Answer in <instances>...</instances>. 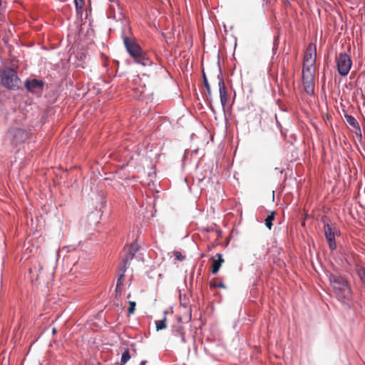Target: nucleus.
Here are the masks:
<instances>
[{
  "label": "nucleus",
  "mask_w": 365,
  "mask_h": 365,
  "mask_svg": "<svg viewBox=\"0 0 365 365\" xmlns=\"http://www.w3.org/2000/svg\"><path fill=\"white\" fill-rule=\"evenodd\" d=\"M74 2H75L76 9L77 12H79L82 9V8L84 5V1L83 0H74Z\"/></svg>",
  "instance_id": "obj_21"
},
{
  "label": "nucleus",
  "mask_w": 365,
  "mask_h": 365,
  "mask_svg": "<svg viewBox=\"0 0 365 365\" xmlns=\"http://www.w3.org/2000/svg\"><path fill=\"white\" fill-rule=\"evenodd\" d=\"M146 361H142L140 365H145Z\"/></svg>",
  "instance_id": "obj_26"
},
{
  "label": "nucleus",
  "mask_w": 365,
  "mask_h": 365,
  "mask_svg": "<svg viewBox=\"0 0 365 365\" xmlns=\"http://www.w3.org/2000/svg\"><path fill=\"white\" fill-rule=\"evenodd\" d=\"M135 302H129V308H128V313L129 314H133L135 308Z\"/></svg>",
  "instance_id": "obj_23"
},
{
  "label": "nucleus",
  "mask_w": 365,
  "mask_h": 365,
  "mask_svg": "<svg viewBox=\"0 0 365 365\" xmlns=\"http://www.w3.org/2000/svg\"><path fill=\"white\" fill-rule=\"evenodd\" d=\"M174 255L175 257V258L179 260V261H182L185 259V256H183L180 252L178 251H175L174 252Z\"/></svg>",
  "instance_id": "obj_24"
},
{
  "label": "nucleus",
  "mask_w": 365,
  "mask_h": 365,
  "mask_svg": "<svg viewBox=\"0 0 365 365\" xmlns=\"http://www.w3.org/2000/svg\"><path fill=\"white\" fill-rule=\"evenodd\" d=\"M317 58V48L316 45L310 43L307 48L304 56L303 65L304 66H315Z\"/></svg>",
  "instance_id": "obj_7"
},
{
  "label": "nucleus",
  "mask_w": 365,
  "mask_h": 365,
  "mask_svg": "<svg viewBox=\"0 0 365 365\" xmlns=\"http://www.w3.org/2000/svg\"><path fill=\"white\" fill-rule=\"evenodd\" d=\"M173 334L175 336H180V339H181V342L182 343H185V332L183 331V328L181 326H178L176 327L173 330Z\"/></svg>",
  "instance_id": "obj_15"
},
{
  "label": "nucleus",
  "mask_w": 365,
  "mask_h": 365,
  "mask_svg": "<svg viewBox=\"0 0 365 365\" xmlns=\"http://www.w3.org/2000/svg\"><path fill=\"white\" fill-rule=\"evenodd\" d=\"M304 91L309 96L314 92V79L302 78Z\"/></svg>",
  "instance_id": "obj_14"
},
{
  "label": "nucleus",
  "mask_w": 365,
  "mask_h": 365,
  "mask_svg": "<svg viewBox=\"0 0 365 365\" xmlns=\"http://www.w3.org/2000/svg\"><path fill=\"white\" fill-rule=\"evenodd\" d=\"M138 250L139 245L136 242H133L130 244V246L125 247L123 251L125 252V254L122 259V266H126V268H128L130 261L133 259L135 253L138 251Z\"/></svg>",
  "instance_id": "obj_8"
},
{
  "label": "nucleus",
  "mask_w": 365,
  "mask_h": 365,
  "mask_svg": "<svg viewBox=\"0 0 365 365\" xmlns=\"http://www.w3.org/2000/svg\"><path fill=\"white\" fill-rule=\"evenodd\" d=\"M202 75H203L204 86H205V88L207 90V93L209 95H210L211 94V91H210V86L209 85L208 81H207V77L205 76V73L204 72H203Z\"/></svg>",
  "instance_id": "obj_22"
},
{
  "label": "nucleus",
  "mask_w": 365,
  "mask_h": 365,
  "mask_svg": "<svg viewBox=\"0 0 365 365\" xmlns=\"http://www.w3.org/2000/svg\"><path fill=\"white\" fill-rule=\"evenodd\" d=\"M212 264L211 272L212 274H217L220 269L222 264L224 262L222 255L217 253L212 258Z\"/></svg>",
  "instance_id": "obj_11"
},
{
  "label": "nucleus",
  "mask_w": 365,
  "mask_h": 365,
  "mask_svg": "<svg viewBox=\"0 0 365 365\" xmlns=\"http://www.w3.org/2000/svg\"><path fill=\"white\" fill-rule=\"evenodd\" d=\"M130 356L128 349H125L122 354L120 359V365H125L127 361L130 359Z\"/></svg>",
  "instance_id": "obj_18"
},
{
  "label": "nucleus",
  "mask_w": 365,
  "mask_h": 365,
  "mask_svg": "<svg viewBox=\"0 0 365 365\" xmlns=\"http://www.w3.org/2000/svg\"><path fill=\"white\" fill-rule=\"evenodd\" d=\"M126 266H122L120 269V274L117 280V284L120 286H123V280L125 277V273L126 272Z\"/></svg>",
  "instance_id": "obj_17"
},
{
  "label": "nucleus",
  "mask_w": 365,
  "mask_h": 365,
  "mask_svg": "<svg viewBox=\"0 0 365 365\" xmlns=\"http://www.w3.org/2000/svg\"><path fill=\"white\" fill-rule=\"evenodd\" d=\"M274 217H275V212H271L270 214L266 217V219L264 220V224L269 230H271L272 227V225H273L272 222L274 220Z\"/></svg>",
  "instance_id": "obj_16"
},
{
  "label": "nucleus",
  "mask_w": 365,
  "mask_h": 365,
  "mask_svg": "<svg viewBox=\"0 0 365 365\" xmlns=\"http://www.w3.org/2000/svg\"><path fill=\"white\" fill-rule=\"evenodd\" d=\"M218 86H219L220 101H221L222 106H225V104L228 101L229 96H228L227 90L226 88L225 82L222 78L220 79V81L218 82Z\"/></svg>",
  "instance_id": "obj_9"
},
{
  "label": "nucleus",
  "mask_w": 365,
  "mask_h": 365,
  "mask_svg": "<svg viewBox=\"0 0 365 365\" xmlns=\"http://www.w3.org/2000/svg\"><path fill=\"white\" fill-rule=\"evenodd\" d=\"M29 136V133L24 128L11 127L6 133L4 144L12 148L24 143Z\"/></svg>",
  "instance_id": "obj_3"
},
{
  "label": "nucleus",
  "mask_w": 365,
  "mask_h": 365,
  "mask_svg": "<svg viewBox=\"0 0 365 365\" xmlns=\"http://www.w3.org/2000/svg\"><path fill=\"white\" fill-rule=\"evenodd\" d=\"M210 286L211 288H222V289L226 288V286H225V284L224 283H222V282H215V281L210 282Z\"/></svg>",
  "instance_id": "obj_20"
},
{
  "label": "nucleus",
  "mask_w": 365,
  "mask_h": 365,
  "mask_svg": "<svg viewBox=\"0 0 365 365\" xmlns=\"http://www.w3.org/2000/svg\"><path fill=\"white\" fill-rule=\"evenodd\" d=\"M335 62L339 75L346 76L351 68L352 61L351 57L346 53H340L336 56Z\"/></svg>",
  "instance_id": "obj_6"
},
{
  "label": "nucleus",
  "mask_w": 365,
  "mask_h": 365,
  "mask_svg": "<svg viewBox=\"0 0 365 365\" xmlns=\"http://www.w3.org/2000/svg\"><path fill=\"white\" fill-rule=\"evenodd\" d=\"M0 78L2 86L9 89H18L20 88L21 82L17 76L15 70L9 67H5L0 71Z\"/></svg>",
  "instance_id": "obj_4"
},
{
  "label": "nucleus",
  "mask_w": 365,
  "mask_h": 365,
  "mask_svg": "<svg viewBox=\"0 0 365 365\" xmlns=\"http://www.w3.org/2000/svg\"><path fill=\"white\" fill-rule=\"evenodd\" d=\"M324 221V231L326 240L327 241L329 247L331 250H334L336 248V243L335 241V237L339 236L340 234L339 230L334 223H331L325 217L323 219Z\"/></svg>",
  "instance_id": "obj_5"
},
{
  "label": "nucleus",
  "mask_w": 365,
  "mask_h": 365,
  "mask_svg": "<svg viewBox=\"0 0 365 365\" xmlns=\"http://www.w3.org/2000/svg\"><path fill=\"white\" fill-rule=\"evenodd\" d=\"M155 324H156V329L158 331L166 328V318L164 317L163 319L157 321L155 322Z\"/></svg>",
  "instance_id": "obj_19"
},
{
  "label": "nucleus",
  "mask_w": 365,
  "mask_h": 365,
  "mask_svg": "<svg viewBox=\"0 0 365 365\" xmlns=\"http://www.w3.org/2000/svg\"><path fill=\"white\" fill-rule=\"evenodd\" d=\"M1 5V0H0V6Z\"/></svg>",
  "instance_id": "obj_27"
},
{
  "label": "nucleus",
  "mask_w": 365,
  "mask_h": 365,
  "mask_svg": "<svg viewBox=\"0 0 365 365\" xmlns=\"http://www.w3.org/2000/svg\"><path fill=\"white\" fill-rule=\"evenodd\" d=\"M123 43L128 53L134 58L135 62L143 66L152 64L151 61L142 50L141 47L129 37H124Z\"/></svg>",
  "instance_id": "obj_2"
},
{
  "label": "nucleus",
  "mask_w": 365,
  "mask_h": 365,
  "mask_svg": "<svg viewBox=\"0 0 365 365\" xmlns=\"http://www.w3.org/2000/svg\"><path fill=\"white\" fill-rule=\"evenodd\" d=\"M43 85V81L37 79L27 80L25 83L26 89L30 92H34L37 88L42 90Z\"/></svg>",
  "instance_id": "obj_10"
},
{
  "label": "nucleus",
  "mask_w": 365,
  "mask_h": 365,
  "mask_svg": "<svg viewBox=\"0 0 365 365\" xmlns=\"http://www.w3.org/2000/svg\"><path fill=\"white\" fill-rule=\"evenodd\" d=\"M329 279L337 299L342 302H349L352 294L348 281L341 275L332 274L329 275Z\"/></svg>",
  "instance_id": "obj_1"
},
{
  "label": "nucleus",
  "mask_w": 365,
  "mask_h": 365,
  "mask_svg": "<svg viewBox=\"0 0 365 365\" xmlns=\"http://www.w3.org/2000/svg\"><path fill=\"white\" fill-rule=\"evenodd\" d=\"M123 288V286L116 285V288H115L116 297H120L121 295Z\"/></svg>",
  "instance_id": "obj_25"
},
{
  "label": "nucleus",
  "mask_w": 365,
  "mask_h": 365,
  "mask_svg": "<svg viewBox=\"0 0 365 365\" xmlns=\"http://www.w3.org/2000/svg\"><path fill=\"white\" fill-rule=\"evenodd\" d=\"M316 67L315 66H304L302 68V78L314 79Z\"/></svg>",
  "instance_id": "obj_12"
},
{
  "label": "nucleus",
  "mask_w": 365,
  "mask_h": 365,
  "mask_svg": "<svg viewBox=\"0 0 365 365\" xmlns=\"http://www.w3.org/2000/svg\"><path fill=\"white\" fill-rule=\"evenodd\" d=\"M345 118L347 123L356 130L355 133L361 136V128L356 118L350 115H346Z\"/></svg>",
  "instance_id": "obj_13"
}]
</instances>
